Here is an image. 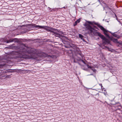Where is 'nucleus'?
Wrapping results in <instances>:
<instances>
[{
  "label": "nucleus",
  "instance_id": "f257e3e1",
  "mask_svg": "<svg viewBox=\"0 0 122 122\" xmlns=\"http://www.w3.org/2000/svg\"><path fill=\"white\" fill-rule=\"evenodd\" d=\"M94 24L97 25L101 30H102L106 36L109 38H110L111 40L115 43H119L120 44V43H121V42H118L117 39L114 38L113 37H112L110 38L109 35L107 34V31L100 24L97 23H95Z\"/></svg>",
  "mask_w": 122,
  "mask_h": 122
},
{
  "label": "nucleus",
  "instance_id": "f03ea898",
  "mask_svg": "<svg viewBox=\"0 0 122 122\" xmlns=\"http://www.w3.org/2000/svg\"><path fill=\"white\" fill-rule=\"evenodd\" d=\"M96 34L100 37L103 41V43L105 44H108L110 42L109 41L108 39H106L105 37L103 35H102L101 33L99 32H96Z\"/></svg>",
  "mask_w": 122,
  "mask_h": 122
},
{
  "label": "nucleus",
  "instance_id": "7ed1b4c3",
  "mask_svg": "<svg viewBox=\"0 0 122 122\" xmlns=\"http://www.w3.org/2000/svg\"><path fill=\"white\" fill-rule=\"evenodd\" d=\"M84 25L85 27L86 31L89 30L88 31V34H90L92 33L94 29L91 26L86 23Z\"/></svg>",
  "mask_w": 122,
  "mask_h": 122
},
{
  "label": "nucleus",
  "instance_id": "20e7f679",
  "mask_svg": "<svg viewBox=\"0 0 122 122\" xmlns=\"http://www.w3.org/2000/svg\"><path fill=\"white\" fill-rule=\"evenodd\" d=\"M28 48L27 49V50L26 51H25V52H27L29 54L33 53V54L32 55H33L35 56L36 55V50L32 48L29 51V50H28Z\"/></svg>",
  "mask_w": 122,
  "mask_h": 122
},
{
  "label": "nucleus",
  "instance_id": "39448f33",
  "mask_svg": "<svg viewBox=\"0 0 122 122\" xmlns=\"http://www.w3.org/2000/svg\"><path fill=\"white\" fill-rule=\"evenodd\" d=\"M43 29H45L46 30L48 31L53 32L54 31L53 29L51 27H49L47 26H44Z\"/></svg>",
  "mask_w": 122,
  "mask_h": 122
},
{
  "label": "nucleus",
  "instance_id": "423d86ee",
  "mask_svg": "<svg viewBox=\"0 0 122 122\" xmlns=\"http://www.w3.org/2000/svg\"><path fill=\"white\" fill-rule=\"evenodd\" d=\"M22 57L23 58H27V59H30V58H33L35 59L36 58L34 57L33 56H29L26 55H22V56L21 57Z\"/></svg>",
  "mask_w": 122,
  "mask_h": 122
},
{
  "label": "nucleus",
  "instance_id": "0eeeda50",
  "mask_svg": "<svg viewBox=\"0 0 122 122\" xmlns=\"http://www.w3.org/2000/svg\"><path fill=\"white\" fill-rule=\"evenodd\" d=\"M32 26H34L36 28H37L38 29H43L44 28V26H40L39 25H37L35 24H33Z\"/></svg>",
  "mask_w": 122,
  "mask_h": 122
},
{
  "label": "nucleus",
  "instance_id": "6e6552de",
  "mask_svg": "<svg viewBox=\"0 0 122 122\" xmlns=\"http://www.w3.org/2000/svg\"><path fill=\"white\" fill-rule=\"evenodd\" d=\"M81 18H79L78 20H77L74 23V26H75L77 25V23H79L81 20Z\"/></svg>",
  "mask_w": 122,
  "mask_h": 122
},
{
  "label": "nucleus",
  "instance_id": "1a4fd4ad",
  "mask_svg": "<svg viewBox=\"0 0 122 122\" xmlns=\"http://www.w3.org/2000/svg\"><path fill=\"white\" fill-rule=\"evenodd\" d=\"M14 39H10L7 41V43H9L10 42H12L13 41Z\"/></svg>",
  "mask_w": 122,
  "mask_h": 122
},
{
  "label": "nucleus",
  "instance_id": "9d476101",
  "mask_svg": "<svg viewBox=\"0 0 122 122\" xmlns=\"http://www.w3.org/2000/svg\"><path fill=\"white\" fill-rule=\"evenodd\" d=\"M5 77V78L4 79H5V78H8L10 77V75H6L5 76H2V77Z\"/></svg>",
  "mask_w": 122,
  "mask_h": 122
},
{
  "label": "nucleus",
  "instance_id": "9b49d317",
  "mask_svg": "<svg viewBox=\"0 0 122 122\" xmlns=\"http://www.w3.org/2000/svg\"><path fill=\"white\" fill-rule=\"evenodd\" d=\"M79 38H81V39H83V36L82 35L79 34Z\"/></svg>",
  "mask_w": 122,
  "mask_h": 122
},
{
  "label": "nucleus",
  "instance_id": "f8f14e48",
  "mask_svg": "<svg viewBox=\"0 0 122 122\" xmlns=\"http://www.w3.org/2000/svg\"><path fill=\"white\" fill-rule=\"evenodd\" d=\"M86 66L88 68H90L91 69L92 67L91 66H89L88 64L86 65Z\"/></svg>",
  "mask_w": 122,
  "mask_h": 122
},
{
  "label": "nucleus",
  "instance_id": "ddd939ff",
  "mask_svg": "<svg viewBox=\"0 0 122 122\" xmlns=\"http://www.w3.org/2000/svg\"><path fill=\"white\" fill-rule=\"evenodd\" d=\"M91 69L93 71V72H94L95 73L96 72V70L94 68H93L92 67V68Z\"/></svg>",
  "mask_w": 122,
  "mask_h": 122
},
{
  "label": "nucleus",
  "instance_id": "4468645a",
  "mask_svg": "<svg viewBox=\"0 0 122 122\" xmlns=\"http://www.w3.org/2000/svg\"><path fill=\"white\" fill-rule=\"evenodd\" d=\"M87 22L89 24H90V25H92L93 24V23H92L91 22V21H87Z\"/></svg>",
  "mask_w": 122,
  "mask_h": 122
},
{
  "label": "nucleus",
  "instance_id": "2eb2a0df",
  "mask_svg": "<svg viewBox=\"0 0 122 122\" xmlns=\"http://www.w3.org/2000/svg\"><path fill=\"white\" fill-rule=\"evenodd\" d=\"M42 54H43V55L42 56H41V57H45V56H45L46 54L44 53H43Z\"/></svg>",
  "mask_w": 122,
  "mask_h": 122
},
{
  "label": "nucleus",
  "instance_id": "dca6fc26",
  "mask_svg": "<svg viewBox=\"0 0 122 122\" xmlns=\"http://www.w3.org/2000/svg\"><path fill=\"white\" fill-rule=\"evenodd\" d=\"M99 85L100 86H101L102 89V87L103 86H102V84H99Z\"/></svg>",
  "mask_w": 122,
  "mask_h": 122
},
{
  "label": "nucleus",
  "instance_id": "f3484780",
  "mask_svg": "<svg viewBox=\"0 0 122 122\" xmlns=\"http://www.w3.org/2000/svg\"><path fill=\"white\" fill-rule=\"evenodd\" d=\"M82 62H83L84 63V64H85V62L83 61H82Z\"/></svg>",
  "mask_w": 122,
  "mask_h": 122
},
{
  "label": "nucleus",
  "instance_id": "a211bd4d",
  "mask_svg": "<svg viewBox=\"0 0 122 122\" xmlns=\"http://www.w3.org/2000/svg\"><path fill=\"white\" fill-rule=\"evenodd\" d=\"M120 43V44L121 45H122V42H121V43Z\"/></svg>",
  "mask_w": 122,
  "mask_h": 122
},
{
  "label": "nucleus",
  "instance_id": "6ab92c4d",
  "mask_svg": "<svg viewBox=\"0 0 122 122\" xmlns=\"http://www.w3.org/2000/svg\"><path fill=\"white\" fill-rule=\"evenodd\" d=\"M63 8H65V7H63Z\"/></svg>",
  "mask_w": 122,
  "mask_h": 122
},
{
  "label": "nucleus",
  "instance_id": "aec40b11",
  "mask_svg": "<svg viewBox=\"0 0 122 122\" xmlns=\"http://www.w3.org/2000/svg\"><path fill=\"white\" fill-rule=\"evenodd\" d=\"M90 75H93V74H90Z\"/></svg>",
  "mask_w": 122,
  "mask_h": 122
},
{
  "label": "nucleus",
  "instance_id": "412c9836",
  "mask_svg": "<svg viewBox=\"0 0 122 122\" xmlns=\"http://www.w3.org/2000/svg\"><path fill=\"white\" fill-rule=\"evenodd\" d=\"M122 108V107H121Z\"/></svg>",
  "mask_w": 122,
  "mask_h": 122
}]
</instances>
